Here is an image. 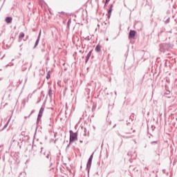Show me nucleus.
I'll return each instance as SVG.
<instances>
[{"label": "nucleus", "mask_w": 177, "mask_h": 177, "mask_svg": "<svg viewBox=\"0 0 177 177\" xmlns=\"http://www.w3.org/2000/svg\"><path fill=\"white\" fill-rule=\"evenodd\" d=\"M158 141H152L151 142V145H158Z\"/></svg>", "instance_id": "f8f14e48"}, {"label": "nucleus", "mask_w": 177, "mask_h": 177, "mask_svg": "<svg viewBox=\"0 0 177 177\" xmlns=\"http://www.w3.org/2000/svg\"><path fill=\"white\" fill-rule=\"evenodd\" d=\"M113 4H111L109 10H111L113 12Z\"/></svg>", "instance_id": "4468645a"}, {"label": "nucleus", "mask_w": 177, "mask_h": 177, "mask_svg": "<svg viewBox=\"0 0 177 177\" xmlns=\"http://www.w3.org/2000/svg\"><path fill=\"white\" fill-rule=\"evenodd\" d=\"M70 23H71V19H69L68 22H67V27H68V26H70Z\"/></svg>", "instance_id": "2eb2a0df"}, {"label": "nucleus", "mask_w": 177, "mask_h": 177, "mask_svg": "<svg viewBox=\"0 0 177 177\" xmlns=\"http://www.w3.org/2000/svg\"><path fill=\"white\" fill-rule=\"evenodd\" d=\"M36 45H38V40H37L36 41Z\"/></svg>", "instance_id": "412c9836"}, {"label": "nucleus", "mask_w": 177, "mask_h": 177, "mask_svg": "<svg viewBox=\"0 0 177 177\" xmlns=\"http://www.w3.org/2000/svg\"><path fill=\"white\" fill-rule=\"evenodd\" d=\"M25 37V35H24V32H21L19 34V39L20 41H21V39H23V37Z\"/></svg>", "instance_id": "6e6552de"}, {"label": "nucleus", "mask_w": 177, "mask_h": 177, "mask_svg": "<svg viewBox=\"0 0 177 177\" xmlns=\"http://www.w3.org/2000/svg\"><path fill=\"white\" fill-rule=\"evenodd\" d=\"M122 138H124V139H128V138H133V136H122Z\"/></svg>", "instance_id": "9b49d317"}, {"label": "nucleus", "mask_w": 177, "mask_h": 177, "mask_svg": "<svg viewBox=\"0 0 177 177\" xmlns=\"http://www.w3.org/2000/svg\"><path fill=\"white\" fill-rule=\"evenodd\" d=\"M113 11H111V10H108V14H107V16H108V19H110L111 17V12Z\"/></svg>", "instance_id": "9d476101"}, {"label": "nucleus", "mask_w": 177, "mask_h": 177, "mask_svg": "<svg viewBox=\"0 0 177 177\" xmlns=\"http://www.w3.org/2000/svg\"><path fill=\"white\" fill-rule=\"evenodd\" d=\"M92 160H93V153L91 155L86 164V171H88V172H89V171L91 170V167L92 165Z\"/></svg>", "instance_id": "7ed1b4c3"}, {"label": "nucleus", "mask_w": 177, "mask_h": 177, "mask_svg": "<svg viewBox=\"0 0 177 177\" xmlns=\"http://www.w3.org/2000/svg\"><path fill=\"white\" fill-rule=\"evenodd\" d=\"M174 48V44L171 43H165L160 45V50L163 53L166 52V50H169V49H172Z\"/></svg>", "instance_id": "f257e3e1"}, {"label": "nucleus", "mask_w": 177, "mask_h": 177, "mask_svg": "<svg viewBox=\"0 0 177 177\" xmlns=\"http://www.w3.org/2000/svg\"><path fill=\"white\" fill-rule=\"evenodd\" d=\"M42 113H44V109L41 108V109L39 111V114H42Z\"/></svg>", "instance_id": "dca6fc26"}, {"label": "nucleus", "mask_w": 177, "mask_h": 177, "mask_svg": "<svg viewBox=\"0 0 177 177\" xmlns=\"http://www.w3.org/2000/svg\"><path fill=\"white\" fill-rule=\"evenodd\" d=\"M126 133H132V132H131V131H127V132H126Z\"/></svg>", "instance_id": "aec40b11"}, {"label": "nucleus", "mask_w": 177, "mask_h": 177, "mask_svg": "<svg viewBox=\"0 0 177 177\" xmlns=\"http://www.w3.org/2000/svg\"><path fill=\"white\" fill-rule=\"evenodd\" d=\"M95 52H100V45L97 44L95 47Z\"/></svg>", "instance_id": "1a4fd4ad"}, {"label": "nucleus", "mask_w": 177, "mask_h": 177, "mask_svg": "<svg viewBox=\"0 0 177 177\" xmlns=\"http://www.w3.org/2000/svg\"><path fill=\"white\" fill-rule=\"evenodd\" d=\"M127 156L131 157V158L133 159L136 158V154L135 153V151H133V153H132L131 151H129Z\"/></svg>", "instance_id": "423d86ee"}, {"label": "nucleus", "mask_w": 177, "mask_h": 177, "mask_svg": "<svg viewBox=\"0 0 177 177\" xmlns=\"http://www.w3.org/2000/svg\"><path fill=\"white\" fill-rule=\"evenodd\" d=\"M78 140V134L77 133L73 132L72 130L70 131V139H69V145H71L73 142H75V140Z\"/></svg>", "instance_id": "f03ea898"}, {"label": "nucleus", "mask_w": 177, "mask_h": 177, "mask_svg": "<svg viewBox=\"0 0 177 177\" xmlns=\"http://www.w3.org/2000/svg\"><path fill=\"white\" fill-rule=\"evenodd\" d=\"M108 2H110V0H106L105 1V3H104V8H106V5H107Z\"/></svg>", "instance_id": "ddd939ff"}, {"label": "nucleus", "mask_w": 177, "mask_h": 177, "mask_svg": "<svg viewBox=\"0 0 177 177\" xmlns=\"http://www.w3.org/2000/svg\"><path fill=\"white\" fill-rule=\"evenodd\" d=\"M92 55V50L89 51L86 57L85 62L86 63H88L89 62V59H91V56Z\"/></svg>", "instance_id": "39448f33"}, {"label": "nucleus", "mask_w": 177, "mask_h": 177, "mask_svg": "<svg viewBox=\"0 0 177 177\" xmlns=\"http://www.w3.org/2000/svg\"><path fill=\"white\" fill-rule=\"evenodd\" d=\"M133 132H135V130H133Z\"/></svg>", "instance_id": "5701e85b"}, {"label": "nucleus", "mask_w": 177, "mask_h": 177, "mask_svg": "<svg viewBox=\"0 0 177 177\" xmlns=\"http://www.w3.org/2000/svg\"><path fill=\"white\" fill-rule=\"evenodd\" d=\"M39 117H42V113H39Z\"/></svg>", "instance_id": "6ab92c4d"}, {"label": "nucleus", "mask_w": 177, "mask_h": 177, "mask_svg": "<svg viewBox=\"0 0 177 177\" xmlns=\"http://www.w3.org/2000/svg\"><path fill=\"white\" fill-rule=\"evenodd\" d=\"M12 18L10 17H8L6 18V21L8 24L12 23Z\"/></svg>", "instance_id": "0eeeda50"}, {"label": "nucleus", "mask_w": 177, "mask_h": 177, "mask_svg": "<svg viewBox=\"0 0 177 177\" xmlns=\"http://www.w3.org/2000/svg\"><path fill=\"white\" fill-rule=\"evenodd\" d=\"M115 95H117V92L116 91H115Z\"/></svg>", "instance_id": "4be33fe9"}, {"label": "nucleus", "mask_w": 177, "mask_h": 177, "mask_svg": "<svg viewBox=\"0 0 177 177\" xmlns=\"http://www.w3.org/2000/svg\"><path fill=\"white\" fill-rule=\"evenodd\" d=\"M39 117H42V113H39Z\"/></svg>", "instance_id": "a211bd4d"}, {"label": "nucleus", "mask_w": 177, "mask_h": 177, "mask_svg": "<svg viewBox=\"0 0 177 177\" xmlns=\"http://www.w3.org/2000/svg\"><path fill=\"white\" fill-rule=\"evenodd\" d=\"M46 78H47V80H49V78H50V75H48L46 76Z\"/></svg>", "instance_id": "f3484780"}, {"label": "nucleus", "mask_w": 177, "mask_h": 177, "mask_svg": "<svg viewBox=\"0 0 177 177\" xmlns=\"http://www.w3.org/2000/svg\"><path fill=\"white\" fill-rule=\"evenodd\" d=\"M136 35V31L135 30H130L129 34V38H135V36Z\"/></svg>", "instance_id": "20e7f679"}]
</instances>
